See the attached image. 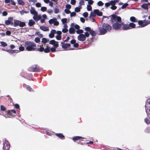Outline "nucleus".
Returning a JSON list of instances; mask_svg holds the SVG:
<instances>
[{"label": "nucleus", "mask_w": 150, "mask_h": 150, "mask_svg": "<svg viewBox=\"0 0 150 150\" xmlns=\"http://www.w3.org/2000/svg\"><path fill=\"white\" fill-rule=\"evenodd\" d=\"M33 18L36 21H37L41 19V17L37 14V15H34L33 17Z\"/></svg>", "instance_id": "21"}, {"label": "nucleus", "mask_w": 150, "mask_h": 150, "mask_svg": "<svg viewBox=\"0 0 150 150\" xmlns=\"http://www.w3.org/2000/svg\"><path fill=\"white\" fill-rule=\"evenodd\" d=\"M35 24V22L33 20H29L28 25L29 26H32Z\"/></svg>", "instance_id": "23"}, {"label": "nucleus", "mask_w": 150, "mask_h": 150, "mask_svg": "<svg viewBox=\"0 0 150 150\" xmlns=\"http://www.w3.org/2000/svg\"><path fill=\"white\" fill-rule=\"evenodd\" d=\"M93 11L96 13V15H97L99 16H101L102 15L103 13L100 11L98 9H95Z\"/></svg>", "instance_id": "17"}, {"label": "nucleus", "mask_w": 150, "mask_h": 150, "mask_svg": "<svg viewBox=\"0 0 150 150\" xmlns=\"http://www.w3.org/2000/svg\"><path fill=\"white\" fill-rule=\"evenodd\" d=\"M76 13L74 12H73L70 13V16L71 17L75 16H76Z\"/></svg>", "instance_id": "50"}, {"label": "nucleus", "mask_w": 150, "mask_h": 150, "mask_svg": "<svg viewBox=\"0 0 150 150\" xmlns=\"http://www.w3.org/2000/svg\"><path fill=\"white\" fill-rule=\"evenodd\" d=\"M5 143H3V150H9L10 146L9 142L8 141H5Z\"/></svg>", "instance_id": "10"}, {"label": "nucleus", "mask_w": 150, "mask_h": 150, "mask_svg": "<svg viewBox=\"0 0 150 150\" xmlns=\"http://www.w3.org/2000/svg\"><path fill=\"white\" fill-rule=\"evenodd\" d=\"M84 35H85V37H88L89 36L90 33L87 32H86Z\"/></svg>", "instance_id": "60"}, {"label": "nucleus", "mask_w": 150, "mask_h": 150, "mask_svg": "<svg viewBox=\"0 0 150 150\" xmlns=\"http://www.w3.org/2000/svg\"><path fill=\"white\" fill-rule=\"evenodd\" d=\"M54 11L55 13H58L59 12V10L58 8H55L54 9Z\"/></svg>", "instance_id": "45"}, {"label": "nucleus", "mask_w": 150, "mask_h": 150, "mask_svg": "<svg viewBox=\"0 0 150 150\" xmlns=\"http://www.w3.org/2000/svg\"><path fill=\"white\" fill-rule=\"evenodd\" d=\"M27 89L30 91H33V90L29 86H27L26 87Z\"/></svg>", "instance_id": "39"}, {"label": "nucleus", "mask_w": 150, "mask_h": 150, "mask_svg": "<svg viewBox=\"0 0 150 150\" xmlns=\"http://www.w3.org/2000/svg\"><path fill=\"white\" fill-rule=\"evenodd\" d=\"M145 106L146 112L150 119V98L146 100Z\"/></svg>", "instance_id": "4"}, {"label": "nucleus", "mask_w": 150, "mask_h": 150, "mask_svg": "<svg viewBox=\"0 0 150 150\" xmlns=\"http://www.w3.org/2000/svg\"><path fill=\"white\" fill-rule=\"evenodd\" d=\"M31 69L33 72H40L41 69V68L37 65L33 66Z\"/></svg>", "instance_id": "9"}, {"label": "nucleus", "mask_w": 150, "mask_h": 150, "mask_svg": "<svg viewBox=\"0 0 150 150\" xmlns=\"http://www.w3.org/2000/svg\"><path fill=\"white\" fill-rule=\"evenodd\" d=\"M8 14V12L5 11H4L2 12V15L3 16H6Z\"/></svg>", "instance_id": "62"}, {"label": "nucleus", "mask_w": 150, "mask_h": 150, "mask_svg": "<svg viewBox=\"0 0 150 150\" xmlns=\"http://www.w3.org/2000/svg\"><path fill=\"white\" fill-rule=\"evenodd\" d=\"M40 28L44 31H48L49 30V28L48 27L41 26L40 27Z\"/></svg>", "instance_id": "22"}, {"label": "nucleus", "mask_w": 150, "mask_h": 150, "mask_svg": "<svg viewBox=\"0 0 150 150\" xmlns=\"http://www.w3.org/2000/svg\"><path fill=\"white\" fill-rule=\"evenodd\" d=\"M130 21L133 22H137L136 18L134 16H132L130 18Z\"/></svg>", "instance_id": "26"}, {"label": "nucleus", "mask_w": 150, "mask_h": 150, "mask_svg": "<svg viewBox=\"0 0 150 150\" xmlns=\"http://www.w3.org/2000/svg\"><path fill=\"white\" fill-rule=\"evenodd\" d=\"M49 44L54 45V47H59L58 42L54 40H51L49 42Z\"/></svg>", "instance_id": "13"}, {"label": "nucleus", "mask_w": 150, "mask_h": 150, "mask_svg": "<svg viewBox=\"0 0 150 150\" xmlns=\"http://www.w3.org/2000/svg\"><path fill=\"white\" fill-rule=\"evenodd\" d=\"M69 31L70 33L71 34H74L75 33V30L73 27L70 28Z\"/></svg>", "instance_id": "25"}, {"label": "nucleus", "mask_w": 150, "mask_h": 150, "mask_svg": "<svg viewBox=\"0 0 150 150\" xmlns=\"http://www.w3.org/2000/svg\"><path fill=\"white\" fill-rule=\"evenodd\" d=\"M25 23L24 22H21L19 20H14L13 25L14 27L19 26L20 27H23L25 26Z\"/></svg>", "instance_id": "5"}, {"label": "nucleus", "mask_w": 150, "mask_h": 150, "mask_svg": "<svg viewBox=\"0 0 150 150\" xmlns=\"http://www.w3.org/2000/svg\"><path fill=\"white\" fill-rule=\"evenodd\" d=\"M0 109L1 111H5L6 110V108L4 106L1 105L0 106Z\"/></svg>", "instance_id": "41"}, {"label": "nucleus", "mask_w": 150, "mask_h": 150, "mask_svg": "<svg viewBox=\"0 0 150 150\" xmlns=\"http://www.w3.org/2000/svg\"><path fill=\"white\" fill-rule=\"evenodd\" d=\"M122 26H121V30H126L129 29V24H124L123 22H122Z\"/></svg>", "instance_id": "14"}, {"label": "nucleus", "mask_w": 150, "mask_h": 150, "mask_svg": "<svg viewBox=\"0 0 150 150\" xmlns=\"http://www.w3.org/2000/svg\"><path fill=\"white\" fill-rule=\"evenodd\" d=\"M96 16V13L93 12H91L90 14V17H94Z\"/></svg>", "instance_id": "47"}, {"label": "nucleus", "mask_w": 150, "mask_h": 150, "mask_svg": "<svg viewBox=\"0 0 150 150\" xmlns=\"http://www.w3.org/2000/svg\"><path fill=\"white\" fill-rule=\"evenodd\" d=\"M138 22L139 24L142 27H144L150 23V21L146 20H144V22L142 21H139Z\"/></svg>", "instance_id": "7"}, {"label": "nucleus", "mask_w": 150, "mask_h": 150, "mask_svg": "<svg viewBox=\"0 0 150 150\" xmlns=\"http://www.w3.org/2000/svg\"><path fill=\"white\" fill-rule=\"evenodd\" d=\"M5 23L7 25H13V17H9L8 18V20L5 21Z\"/></svg>", "instance_id": "11"}, {"label": "nucleus", "mask_w": 150, "mask_h": 150, "mask_svg": "<svg viewBox=\"0 0 150 150\" xmlns=\"http://www.w3.org/2000/svg\"><path fill=\"white\" fill-rule=\"evenodd\" d=\"M89 33L92 36H94L96 35V33L95 31L93 30H91L89 32Z\"/></svg>", "instance_id": "31"}, {"label": "nucleus", "mask_w": 150, "mask_h": 150, "mask_svg": "<svg viewBox=\"0 0 150 150\" xmlns=\"http://www.w3.org/2000/svg\"><path fill=\"white\" fill-rule=\"evenodd\" d=\"M81 7H80V8L76 7L75 8V11L76 12H79L80 11V9L81 8Z\"/></svg>", "instance_id": "37"}, {"label": "nucleus", "mask_w": 150, "mask_h": 150, "mask_svg": "<svg viewBox=\"0 0 150 150\" xmlns=\"http://www.w3.org/2000/svg\"><path fill=\"white\" fill-rule=\"evenodd\" d=\"M112 30V27L108 23H103L102 28L99 29L100 35H103L107 33V32H110Z\"/></svg>", "instance_id": "2"}, {"label": "nucleus", "mask_w": 150, "mask_h": 150, "mask_svg": "<svg viewBox=\"0 0 150 150\" xmlns=\"http://www.w3.org/2000/svg\"><path fill=\"white\" fill-rule=\"evenodd\" d=\"M64 11L65 13L67 14H68L71 13V11L69 9H66L64 10Z\"/></svg>", "instance_id": "48"}, {"label": "nucleus", "mask_w": 150, "mask_h": 150, "mask_svg": "<svg viewBox=\"0 0 150 150\" xmlns=\"http://www.w3.org/2000/svg\"><path fill=\"white\" fill-rule=\"evenodd\" d=\"M18 2L19 4L23 5L25 4V3L22 0H18Z\"/></svg>", "instance_id": "34"}, {"label": "nucleus", "mask_w": 150, "mask_h": 150, "mask_svg": "<svg viewBox=\"0 0 150 150\" xmlns=\"http://www.w3.org/2000/svg\"><path fill=\"white\" fill-rule=\"evenodd\" d=\"M66 7L68 9H70L71 8V6L69 4H67L66 6Z\"/></svg>", "instance_id": "57"}, {"label": "nucleus", "mask_w": 150, "mask_h": 150, "mask_svg": "<svg viewBox=\"0 0 150 150\" xmlns=\"http://www.w3.org/2000/svg\"><path fill=\"white\" fill-rule=\"evenodd\" d=\"M57 47H52V48H50V51L51 52H54L56 51V48Z\"/></svg>", "instance_id": "32"}, {"label": "nucleus", "mask_w": 150, "mask_h": 150, "mask_svg": "<svg viewBox=\"0 0 150 150\" xmlns=\"http://www.w3.org/2000/svg\"><path fill=\"white\" fill-rule=\"evenodd\" d=\"M6 112L7 115L12 116H13V113L10 110L6 111Z\"/></svg>", "instance_id": "30"}, {"label": "nucleus", "mask_w": 150, "mask_h": 150, "mask_svg": "<svg viewBox=\"0 0 150 150\" xmlns=\"http://www.w3.org/2000/svg\"><path fill=\"white\" fill-rule=\"evenodd\" d=\"M142 7L145 10H147L148 9V4H143L142 5Z\"/></svg>", "instance_id": "28"}, {"label": "nucleus", "mask_w": 150, "mask_h": 150, "mask_svg": "<svg viewBox=\"0 0 150 150\" xmlns=\"http://www.w3.org/2000/svg\"><path fill=\"white\" fill-rule=\"evenodd\" d=\"M145 122L147 124H150V121L147 118H146L144 119Z\"/></svg>", "instance_id": "40"}, {"label": "nucleus", "mask_w": 150, "mask_h": 150, "mask_svg": "<svg viewBox=\"0 0 150 150\" xmlns=\"http://www.w3.org/2000/svg\"><path fill=\"white\" fill-rule=\"evenodd\" d=\"M24 47H23L21 46L20 47H19V52L20 51H23L24 50Z\"/></svg>", "instance_id": "52"}, {"label": "nucleus", "mask_w": 150, "mask_h": 150, "mask_svg": "<svg viewBox=\"0 0 150 150\" xmlns=\"http://www.w3.org/2000/svg\"><path fill=\"white\" fill-rule=\"evenodd\" d=\"M56 38L58 40H60L61 39V36L60 35H57L56 36Z\"/></svg>", "instance_id": "59"}, {"label": "nucleus", "mask_w": 150, "mask_h": 150, "mask_svg": "<svg viewBox=\"0 0 150 150\" xmlns=\"http://www.w3.org/2000/svg\"><path fill=\"white\" fill-rule=\"evenodd\" d=\"M77 38L78 40L82 42L84 41L86 39L85 35L83 34H80L78 36Z\"/></svg>", "instance_id": "12"}, {"label": "nucleus", "mask_w": 150, "mask_h": 150, "mask_svg": "<svg viewBox=\"0 0 150 150\" xmlns=\"http://www.w3.org/2000/svg\"><path fill=\"white\" fill-rule=\"evenodd\" d=\"M79 46V44L78 43H76V42L74 44L73 46L75 47V48H78V47Z\"/></svg>", "instance_id": "64"}, {"label": "nucleus", "mask_w": 150, "mask_h": 150, "mask_svg": "<svg viewBox=\"0 0 150 150\" xmlns=\"http://www.w3.org/2000/svg\"><path fill=\"white\" fill-rule=\"evenodd\" d=\"M128 5L127 3H126L124 4L121 7L122 9H124L126 8V7Z\"/></svg>", "instance_id": "49"}, {"label": "nucleus", "mask_w": 150, "mask_h": 150, "mask_svg": "<svg viewBox=\"0 0 150 150\" xmlns=\"http://www.w3.org/2000/svg\"><path fill=\"white\" fill-rule=\"evenodd\" d=\"M85 30L90 32L91 30V28L89 27H86L85 29Z\"/></svg>", "instance_id": "55"}, {"label": "nucleus", "mask_w": 150, "mask_h": 150, "mask_svg": "<svg viewBox=\"0 0 150 150\" xmlns=\"http://www.w3.org/2000/svg\"><path fill=\"white\" fill-rule=\"evenodd\" d=\"M49 40L48 39H47L45 38H42V42L43 43H46L48 42H49Z\"/></svg>", "instance_id": "27"}, {"label": "nucleus", "mask_w": 150, "mask_h": 150, "mask_svg": "<svg viewBox=\"0 0 150 150\" xmlns=\"http://www.w3.org/2000/svg\"><path fill=\"white\" fill-rule=\"evenodd\" d=\"M14 106L16 109H20L19 105L18 104H15Z\"/></svg>", "instance_id": "51"}, {"label": "nucleus", "mask_w": 150, "mask_h": 150, "mask_svg": "<svg viewBox=\"0 0 150 150\" xmlns=\"http://www.w3.org/2000/svg\"><path fill=\"white\" fill-rule=\"evenodd\" d=\"M56 33L55 30L53 29L50 32V33L49 34V37L51 38H52L54 36V34Z\"/></svg>", "instance_id": "16"}, {"label": "nucleus", "mask_w": 150, "mask_h": 150, "mask_svg": "<svg viewBox=\"0 0 150 150\" xmlns=\"http://www.w3.org/2000/svg\"><path fill=\"white\" fill-rule=\"evenodd\" d=\"M54 18L53 19H51L49 21V22L50 24H52L54 23Z\"/></svg>", "instance_id": "56"}, {"label": "nucleus", "mask_w": 150, "mask_h": 150, "mask_svg": "<svg viewBox=\"0 0 150 150\" xmlns=\"http://www.w3.org/2000/svg\"><path fill=\"white\" fill-rule=\"evenodd\" d=\"M55 135L62 139H65L64 136L62 133H55Z\"/></svg>", "instance_id": "18"}, {"label": "nucleus", "mask_w": 150, "mask_h": 150, "mask_svg": "<svg viewBox=\"0 0 150 150\" xmlns=\"http://www.w3.org/2000/svg\"><path fill=\"white\" fill-rule=\"evenodd\" d=\"M35 41L36 43H38L40 41V39L39 38L36 37L35 39Z\"/></svg>", "instance_id": "43"}, {"label": "nucleus", "mask_w": 150, "mask_h": 150, "mask_svg": "<svg viewBox=\"0 0 150 150\" xmlns=\"http://www.w3.org/2000/svg\"><path fill=\"white\" fill-rule=\"evenodd\" d=\"M88 13L87 12H85L83 14V16L85 18H86L88 16Z\"/></svg>", "instance_id": "54"}, {"label": "nucleus", "mask_w": 150, "mask_h": 150, "mask_svg": "<svg viewBox=\"0 0 150 150\" xmlns=\"http://www.w3.org/2000/svg\"><path fill=\"white\" fill-rule=\"evenodd\" d=\"M24 46L28 51H38L39 48H37L36 45L34 42L30 41H27L24 43Z\"/></svg>", "instance_id": "1"}, {"label": "nucleus", "mask_w": 150, "mask_h": 150, "mask_svg": "<svg viewBox=\"0 0 150 150\" xmlns=\"http://www.w3.org/2000/svg\"><path fill=\"white\" fill-rule=\"evenodd\" d=\"M50 47L47 46L46 48L44 49L43 47H41L40 46V47L39 48L38 51L40 52L44 51L46 53H49L50 52Z\"/></svg>", "instance_id": "8"}, {"label": "nucleus", "mask_w": 150, "mask_h": 150, "mask_svg": "<svg viewBox=\"0 0 150 150\" xmlns=\"http://www.w3.org/2000/svg\"><path fill=\"white\" fill-rule=\"evenodd\" d=\"M30 12L32 14H33L34 15H37L38 14V13L35 11L34 8L33 7H31V8Z\"/></svg>", "instance_id": "19"}, {"label": "nucleus", "mask_w": 150, "mask_h": 150, "mask_svg": "<svg viewBox=\"0 0 150 150\" xmlns=\"http://www.w3.org/2000/svg\"><path fill=\"white\" fill-rule=\"evenodd\" d=\"M119 23L117 22L112 24V27L114 29L116 30H118L119 29L121 30L122 23Z\"/></svg>", "instance_id": "6"}, {"label": "nucleus", "mask_w": 150, "mask_h": 150, "mask_svg": "<svg viewBox=\"0 0 150 150\" xmlns=\"http://www.w3.org/2000/svg\"><path fill=\"white\" fill-rule=\"evenodd\" d=\"M117 6H115V5H112L111 7V8L113 10H115L117 8Z\"/></svg>", "instance_id": "61"}, {"label": "nucleus", "mask_w": 150, "mask_h": 150, "mask_svg": "<svg viewBox=\"0 0 150 150\" xmlns=\"http://www.w3.org/2000/svg\"><path fill=\"white\" fill-rule=\"evenodd\" d=\"M61 21L63 24H66L67 23V20L66 18H63L62 19Z\"/></svg>", "instance_id": "36"}, {"label": "nucleus", "mask_w": 150, "mask_h": 150, "mask_svg": "<svg viewBox=\"0 0 150 150\" xmlns=\"http://www.w3.org/2000/svg\"><path fill=\"white\" fill-rule=\"evenodd\" d=\"M47 9V8L46 7H42L41 8V10L43 12L45 11Z\"/></svg>", "instance_id": "44"}, {"label": "nucleus", "mask_w": 150, "mask_h": 150, "mask_svg": "<svg viewBox=\"0 0 150 150\" xmlns=\"http://www.w3.org/2000/svg\"><path fill=\"white\" fill-rule=\"evenodd\" d=\"M104 4L101 1H100L97 3V5L99 6H103Z\"/></svg>", "instance_id": "42"}, {"label": "nucleus", "mask_w": 150, "mask_h": 150, "mask_svg": "<svg viewBox=\"0 0 150 150\" xmlns=\"http://www.w3.org/2000/svg\"><path fill=\"white\" fill-rule=\"evenodd\" d=\"M110 17H111L110 19V22L112 24L115 23L116 21L118 22H121V18L119 16L113 14L111 15Z\"/></svg>", "instance_id": "3"}, {"label": "nucleus", "mask_w": 150, "mask_h": 150, "mask_svg": "<svg viewBox=\"0 0 150 150\" xmlns=\"http://www.w3.org/2000/svg\"><path fill=\"white\" fill-rule=\"evenodd\" d=\"M0 43L1 45V46L3 47H5L7 46V44L5 42L3 41L0 42Z\"/></svg>", "instance_id": "33"}, {"label": "nucleus", "mask_w": 150, "mask_h": 150, "mask_svg": "<svg viewBox=\"0 0 150 150\" xmlns=\"http://www.w3.org/2000/svg\"><path fill=\"white\" fill-rule=\"evenodd\" d=\"M85 139V138L82 137L80 136H76L75 137H74L72 138V140L74 142L78 141L79 139Z\"/></svg>", "instance_id": "20"}, {"label": "nucleus", "mask_w": 150, "mask_h": 150, "mask_svg": "<svg viewBox=\"0 0 150 150\" xmlns=\"http://www.w3.org/2000/svg\"><path fill=\"white\" fill-rule=\"evenodd\" d=\"M76 33L78 34H82L83 32V30L81 29H79L76 31Z\"/></svg>", "instance_id": "35"}, {"label": "nucleus", "mask_w": 150, "mask_h": 150, "mask_svg": "<svg viewBox=\"0 0 150 150\" xmlns=\"http://www.w3.org/2000/svg\"><path fill=\"white\" fill-rule=\"evenodd\" d=\"M6 34L7 35H10L11 34V32L10 30H7L6 32Z\"/></svg>", "instance_id": "58"}, {"label": "nucleus", "mask_w": 150, "mask_h": 150, "mask_svg": "<svg viewBox=\"0 0 150 150\" xmlns=\"http://www.w3.org/2000/svg\"><path fill=\"white\" fill-rule=\"evenodd\" d=\"M54 25H58L59 24V23L58 21H57V19L56 18H54Z\"/></svg>", "instance_id": "38"}, {"label": "nucleus", "mask_w": 150, "mask_h": 150, "mask_svg": "<svg viewBox=\"0 0 150 150\" xmlns=\"http://www.w3.org/2000/svg\"><path fill=\"white\" fill-rule=\"evenodd\" d=\"M3 50L11 54H13L14 53V51L12 50H10L3 49Z\"/></svg>", "instance_id": "29"}, {"label": "nucleus", "mask_w": 150, "mask_h": 150, "mask_svg": "<svg viewBox=\"0 0 150 150\" xmlns=\"http://www.w3.org/2000/svg\"><path fill=\"white\" fill-rule=\"evenodd\" d=\"M129 29L132 28H134L136 27V25L132 23H130L129 24Z\"/></svg>", "instance_id": "24"}, {"label": "nucleus", "mask_w": 150, "mask_h": 150, "mask_svg": "<svg viewBox=\"0 0 150 150\" xmlns=\"http://www.w3.org/2000/svg\"><path fill=\"white\" fill-rule=\"evenodd\" d=\"M61 45L62 48L64 49H67L71 45L69 43H65L63 42H61Z\"/></svg>", "instance_id": "15"}, {"label": "nucleus", "mask_w": 150, "mask_h": 150, "mask_svg": "<svg viewBox=\"0 0 150 150\" xmlns=\"http://www.w3.org/2000/svg\"><path fill=\"white\" fill-rule=\"evenodd\" d=\"M110 5L112 6L115 5V2L114 1H111L110 2Z\"/></svg>", "instance_id": "63"}, {"label": "nucleus", "mask_w": 150, "mask_h": 150, "mask_svg": "<svg viewBox=\"0 0 150 150\" xmlns=\"http://www.w3.org/2000/svg\"><path fill=\"white\" fill-rule=\"evenodd\" d=\"M79 4L80 5V7H81V5H84V1L83 0H81L79 2Z\"/></svg>", "instance_id": "53"}, {"label": "nucleus", "mask_w": 150, "mask_h": 150, "mask_svg": "<svg viewBox=\"0 0 150 150\" xmlns=\"http://www.w3.org/2000/svg\"><path fill=\"white\" fill-rule=\"evenodd\" d=\"M87 10L88 11H90L92 10V7L89 5L87 6Z\"/></svg>", "instance_id": "46"}]
</instances>
